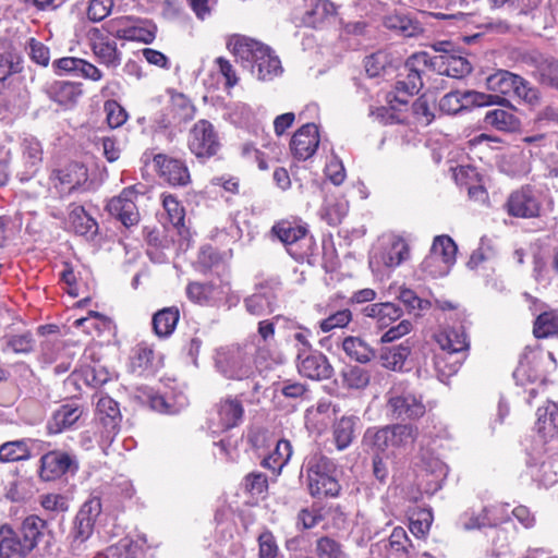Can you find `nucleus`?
<instances>
[{"instance_id": "7", "label": "nucleus", "mask_w": 558, "mask_h": 558, "mask_svg": "<svg viewBox=\"0 0 558 558\" xmlns=\"http://www.w3.org/2000/svg\"><path fill=\"white\" fill-rule=\"evenodd\" d=\"M487 88L496 95L515 97L534 105L538 101V92L529 81L507 70H498L486 78Z\"/></svg>"}, {"instance_id": "45", "label": "nucleus", "mask_w": 558, "mask_h": 558, "mask_svg": "<svg viewBox=\"0 0 558 558\" xmlns=\"http://www.w3.org/2000/svg\"><path fill=\"white\" fill-rule=\"evenodd\" d=\"M154 362V350L146 343L141 342L135 345L131 354V368L133 372L143 374L150 371Z\"/></svg>"}, {"instance_id": "20", "label": "nucleus", "mask_w": 558, "mask_h": 558, "mask_svg": "<svg viewBox=\"0 0 558 558\" xmlns=\"http://www.w3.org/2000/svg\"><path fill=\"white\" fill-rule=\"evenodd\" d=\"M74 462L66 452L50 451L40 458L39 475L45 481L56 480L70 471Z\"/></svg>"}, {"instance_id": "16", "label": "nucleus", "mask_w": 558, "mask_h": 558, "mask_svg": "<svg viewBox=\"0 0 558 558\" xmlns=\"http://www.w3.org/2000/svg\"><path fill=\"white\" fill-rule=\"evenodd\" d=\"M137 193L133 187L124 189L118 196L112 197L106 208L110 216L129 228L137 225L140 214L136 206Z\"/></svg>"}, {"instance_id": "6", "label": "nucleus", "mask_w": 558, "mask_h": 558, "mask_svg": "<svg viewBox=\"0 0 558 558\" xmlns=\"http://www.w3.org/2000/svg\"><path fill=\"white\" fill-rule=\"evenodd\" d=\"M256 348L252 342L235 344L217 351L216 366L227 378L242 379L251 373Z\"/></svg>"}, {"instance_id": "57", "label": "nucleus", "mask_w": 558, "mask_h": 558, "mask_svg": "<svg viewBox=\"0 0 558 558\" xmlns=\"http://www.w3.org/2000/svg\"><path fill=\"white\" fill-rule=\"evenodd\" d=\"M245 492L255 499H264L268 489V482L262 473H251L243 483Z\"/></svg>"}, {"instance_id": "23", "label": "nucleus", "mask_w": 558, "mask_h": 558, "mask_svg": "<svg viewBox=\"0 0 558 558\" xmlns=\"http://www.w3.org/2000/svg\"><path fill=\"white\" fill-rule=\"evenodd\" d=\"M83 415V409L76 403H65L53 411L47 422V430L50 435L60 434L71 428Z\"/></svg>"}, {"instance_id": "40", "label": "nucleus", "mask_w": 558, "mask_h": 558, "mask_svg": "<svg viewBox=\"0 0 558 558\" xmlns=\"http://www.w3.org/2000/svg\"><path fill=\"white\" fill-rule=\"evenodd\" d=\"M458 247L449 235H438L435 238L429 253L436 258H440L450 269L456 262Z\"/></svg>"}, {"instance_id": "59", "label": "nucleus", "mask_w": 558, "mask_h": 558, "mask_svg": "<svg viewBox=\"0 0 558 558\" xmlns=\"http://www.w3.org/2000/svg\"><path fill=\"white\" fill-rule=\"evenodd\" d=\"M253 111L244 102H233L226 107L225 118L236 125H245L253 119Z\"/></svg>"}, {"instance_id": "4", "label": "nucleus", "mask_w": 558, "mask_h": 558, "mask_svg": "<svg viewBox=\"0 0 558 558\" xmlns=\"http://www.w3.org/2000/svg\"><path fill=\"white\" fill-rule=\"evenodd\" d=\"M387 413L393 420H416L426 413L422 397L417 396L409 383L397 381L386 393Z\"/></svg>"}, {"instance_id": "9", "label": "nucleus", "mask_w": 558, "mask_h": 558, "mask_svg": "<svg viewBox=\"0 0 558 558\" xmlns=\"http://www.w3.org/2000/svg\"><path fill=\"white\" fill-rule=\"evenodd\" d=\"M281 243L287 253L298 262H303L311 256L315 246V241L308 233L305 223H298L293 227L286 221H281Z\"/></svg>"}, {"instance_id": "18", "label": "nucleus", "mask_w": 558, "mask_h": 558, "mask_svg": "<svg viewBox=\"0 0 558 558\" xmlns=\"http://www.w3.org/2000/svg\"><path fill=\"white\" fill-rule=\"evenodd\" d=\"M319 145L317 126L314 123L302 125L292 136L290 148L292 155L299 160L312 157Z\"/></svg>"}, {"instance_id": "36", "label": "nucleus", "mask_w": 558, "mask_h": 558, "mask_svg": "<svg viewBox=\"0 0 558 558\" xmlns=\"http://www.w3.org/2000/svg\"><path fill=\"white\" fill-rule=\"evenodd\" d=\"M342 349L351 360L362 364L368 363L375 357V351L359 337L344 338Z\"/></svg>"}, {"instance_id": "2", "label": "nucleus", "mask_w": 558, "mask_h": 558, "mask_svg": "<svg viewBox=\"0 0 558 558\" xmlns=\"http://www.w3.org/2000/svg\"><path fill=\"white\" fill-rule=\"evenodd\" d=\"M47 522L38 515L26 517L19 531L0 526V558H25L38 544Z\"/></svg>"}, {"instance_id": "32", "label": "nucleus", "mask_w": 558, "mask_h": 558, "mask_svg": "<svg viewBox=\"0 0 558 558\" xmlns=\"http://www.w3.org/2000/svg\"><path fill=\"white\" fill-rule=\"evenodd\" d=\"M243 407L238 399L227 398L217 405L219 425L222 429L238 426L243 417Z\"/></svg>"}, {"instance_id": "53", "label": "nucleus", "mask_w": 558, "mask_h": 558, "mask_svg": "<svg viewBox=\"0 0 558 558\" xmlns=\"http://www.w3.org/2000/svg\"><path fill=\"white\" fill-rule=\"evenodd\" d=\"M284 339L288 344H293L298 352L308 351L312 348L308 337L311 331L301 326H283Z\"/></svg>"}, {"instance_id": "52", "label": "nucleus", "mask_w": 558, "mask_h": 558, "mask_svg": "<svg viewBox=\"0 0 558 558\" xmlns=\"http://www.w3.org/2000/svg\"><path fill=\"white\" fill-rule=\"evenodd\" d=\"M410 355V348L403 344L398 347H393L381 353L380 359L383 361V366L392 369L399 371L403 367L405 360Z\"/></svg>"}, {"instance_id": "39", "label": "nucleus", "mask_w": 558, "mask_h": 558, "mask_svg": "<svg viewBox=\"0 0 558 558\" xmlns=\"http://www.w3.org/2000/svg\"><path fill=\"white\" fill-rule=\"evenodd\" d=\"M342 385L347 389L363 390L371 381V374L367 369L357 365H348L340 373Z\"/></svg>"}, {"instance_id": "46", "label": "nucleus", "mask_w": 558, "mask_h": 558, "mask_svg": "<svg viewBox=\"0 0 558 558\" xmlns=\"http://www.w3.org/2000/svg\"><path fill=\"white\" fill-rule=\"evenodd\" d=\"M533 333L536 338L558 336V314L554 311L539 314L534 322Z\"/></svg>"}, {"instance_id": "49", "label": "nucleus", "mask_w": 558, "mask_h": 558, "mask_svg": "<svg viewBox=\"0 0 558 558\" xmlns=\"http://www.w3.org/2000/svg\"><path fill=\"white\" fill-rule=\"evenodd\" d=\"M513 376L517 380L520 381H535L541 377V373L537 368V359L534 354L529 355L524 354L515 371L513 372Z\"/></svg>"}, {"instance_id": "24", "label": "nucleus", "mask_w": 558, "mask_h": 558, "mask_svg": "<svg viewBox=\"0 0 558 558\" xmlns=\"http://www.w3.org/2000/svg\"><path fill=\"white\" fill-rule=\"evenodd\" d=\"M45 93L52 101L69 108L76 104L82 95V89L77 83L54 81L45 87Z\"/></svg>"}, {"instance_id": "21", "label": "nucleus", "mask_w": 558, "mask_h": 558, "mask_svg": "<svg viewBox=\"0 0 558 558\" xmlns=\"http://www.w3.org/2000/svg\"><path fill=\"white\" fill-rule=\"evenodd\" d=\"M154 163L171 185H186L190 182V172L183 161L158 154L154 157Z\"/></svg>"}, {"instance_id": "42", "label": "nucleus", "mask_w": 558, "mask_h": 558, "mask_svg": "<svg viewBox=\"0 0 558 558\" xmlns=\"http://www.w3.org/2000/svg\"><path fill=\"white\" fill-rule=\"evenodd\" d=\"M458 525L463 531H473L485 527H492L485 506L478 510L474 508L465 510L463 513L460 514L458 519Z\"/></svg>"}, {"instance_id": "35", "label": "nucleus", "mask_w": 558, "mask_h": 558, "mask_svg": "<svg viewBox=\"0 0 558 558\" xmlns=\"http://www.w3.org/2000/svg\"><path fill=\"white\" fill-rule=\"evenodd\" d=\"M69 222L75 233L85 236H94L97 233L98 225L90 217L84 207L75 206L69 214Z\"/></svg>"}, {"instance_id": "29", "label": "nucleus", "mask_w": 558, "mask_h": 558, "mask_svg": "<svg viewBox=\"0 0 558 558\" xmlns=\"http://www.w3.org/2000/svg\"><path fill=\"white\" fill-rule=\"evenodd\" d=\"M40 442L35 439H21L8 441L0 446L1 462H16L28 460L33 457L32 450L38 448Z\"/></svg>"}, {"instance_id": "60", "label": "nucleus", "mask_w": 558, "mask_h": 558, "mask_svg": "<svg viewBox=\"0 0 558 558\" xmlns=\"http://www.w3.org/2000/svg\"><path fill=\"white\" fill-rule=\"evenodd\" d=\"M439 109L447 114H457L462 110H466L464 92L454 90L446 94L439 101Z\"/></svg>"}, {"instance_id": "26", "label": "nucleus", "mask_w": 558, "mask_h": 558, "mask_svg": "<svg viewBox=\"0 0 558 558\" xmlns=\"http://www.w3.org/2000/svg\"><path fill=\"white\" fill-rule=\"evenodd\" d=\"M97 415L100 423L106 428L107 438L113 437L119 429L121 420L118 403L110 397H100L96 404Z\"/></svg>"}, {"instance_id": "11", "label": "nucleus", "mask_w": 558, "mask_h": 558, "mask_svg": "<svg viewBox=\"0 0 558 558\" xmlns=\"http://www.w3.org/2000/svg\"><path fill=\"white\" fill-rule=\"evenodd\" d=\"M410 254L408 243L398 235L385 236L380 248L369 258V266L373 270H379L380 266L396 268L400 266Z\"/></svg>"}, {"instance_id": "13", "label": "nucleus", "mask_w": 558, "mask_h": 558, "mask_svg": "<svg viewBox=\"0 0 558 558\" xmlns=\"http://www.w3.org/2000/svg\"><path fill=\"white\" fill-rule=\"evenodd\" d=\"M296 367L302 376L313 380H326L333 375V367L328 357L312 348L296 353Z\"/></svg>"}, {"instance_id": "12", "label": "nucleus", "mask_w": 558, "mask_h": 558, "mask_svg": "<svg viewBox=\"0 0 558 558\" xmlns=\"http://www.w3.org/2000/svg\"><path fill=\"white\" fill-rule=\"evenodd\" d=\"M507 213L517 218H534L541 213L542 201L539 192L531 185H524L513 191L505 204Z\"/></svg>"}, {"instance_id": "19", "label": "nucleus", "mask_w": 558, "mask_h": 558, "mask_svg": "<svg viewBox=\"0 0 558 558\" xmlns=\"http://www.w3.org/2000/svg\"><path fill=\"white\" fill-rule=\"evenodd\" d=\"M92 49L100 63L108 68L121 64V52L117 44L108 38L100 28H92L88 33Z\"/></svg>"}, {"instance_id": "17", "label": "nucleus", "mask_w": 558, "mask_h": 558, "mask_svg": "<svg viewBox=\"0 0 558 558\" xmlns=\"http://www.w3.org/2000/svg\"><path fill=\"white\" fill-rule=\"evenodd\" d=\"M337 15V7L330 0H305L304 11L299 20V25L311 28L326 26Z\"/></svg>"}, {"instance_id": "44", "label": "nucleus", "mask_w": 558, "mask_h": 558, "mask_svg": "<svg viewBox=\"0 0 558 558\" xmlns=\"http://www.w3.org/2000/svg\"><path fill=\"white\" fill-rule=\"evenodd\" d=\"M421 56H428L427 52L421 51L412 54L404 63L407 75L403 78L410 85V93H418L423 87V80L420 66L423 65V60H418Z\"/></svg>"}, {"instance_id": "10", "label": "nucleus", "mask_w": 558, "mask_h": 558, "mask_svg": "<svg viewBox=\"0 0 558 558\" xmlns=\"http://www.w3.org/2000/svg\"><path fill=\"white\" fill-rule=\"evenodd\" d=\"M187 146L198 159L215 156L220 148V142L214 125L204 119L197 121L189 132Z\"/></svg>"}, {"instance_id": "27", "label": "nucleus", "mask_w": 558, "mask_h": 558, "mask_svg": "<svg viewBox=\"0 0 558 558\" xmlns=\"http://www.w3.org/2000/svg\"><path fill=\"white\" fill-rule=\"evenodd\" d=\"M536 415L535 429L537 434L544 440L558 437V404L548 402L545 407L537 409Z\"/></svg>"}, {"instance_id": "61", "label": "nucleus", "mask_w": 558, "mask_h": 558, "mask_svg": "<svg viewBox=\"0 0 558 558\" xmlns=\"http://www.w3.org/2000/svg\"><path fill=\"white\" fill-rule=\"evenodd\" d=\"M35 340L31 333L16 335L5 338L3 351L14 353H29L34 349Z\"/></svg>"}, {"instance_id": "47", "label": "nucleus", "mask_w": 558, "mask_h": 558, "mask_svg": "<svg viewBox=\"0 0 558 558\" xmlns=\"http://www.w3.org/2000/svg\"><path fill=\"white\" fill-rule=\"evenodd\" d=\"M536 75L541 84L558 89V60L546 58L536 65Z\"/></svg>"}, {"instance_id": "43", "label": "nucleus", "mask_w": 558, "mask_h": 558, "mask_svg": "<svg viewBox=\"0 0 558 558\" xmlns=\"http://www.w3.org/2000/svg\"><path fill=\"white\" fill-rule=\"evenodd\" d=\"M357 421L355 416H342L333 425V438L339 450L350 446L354 438V426Z\"/></svg>"}, {"instance_id": "3", "label": "nucleus", "mask_w": 558, "mask_h": 558, "mask_svg": "<svg viewBox=\"0 0 558 558\" xmlns=\"http://www.w3.org/2000/svg\"><path fill=\"white\" fill-rule=\"evenodd\" d=\"M308 489L314 497H337L341 486L336 463L322 452H313L306 460Z\"/></svg>"}, {"instance_id": "48", "label": "nucleus", "mask_w": 558, "mask_h": 558, "mask_svg": "<svg viewBox=\"0 0 558 558\" xmlns=\"http://www.w3.org/2000/svg\"><path fill=\"white\" fill-rule=\"evenodd\" d=\"M434 107L435 98L423 94L412 104V111L421 124L428 125L435 119Z\"/></svg>"}, {"instance_id": "25", "label": "nucleus", "mask_w": 558, "mask_h": 558, "mask_svg": "<svg viewBox=\"0 0 558 558\" xmlns=\"http://www.w3.org/2000/svg\"><path fill=\"white\" fill-rule=\"evenodd\" d=\"M21 148L25 171L17 175L24 182L28 181L37 172L43 161V148L39 141L32 136L23 140Z\"/></svg>"}, {"instance_id": "31", "label": "nucleus", "mask_w": 558, "mask_h": 558, "mask_svg": "<svg viewBox=\"0 0 558 558\" xmlns=\"http://www.w3.org/2000/svg\"><path fill=\"white\" fill-rule=\"evenodd\" d=\"M277 303L276 294L267 286H260L258 291L245 299L246 310L253 315H266L274 312Z\"/></svg>"}, {"instance_id": "30", "label": "nucleus", "mask_w": 558, "mask_h": 558, "mask_svg": "<svg viewBox=\"0 0 558 558\" xmlns=\"http://www.w3.org/2000/svg\"><path fill=\"white\" fill-rule=\"evenodd\" d=\"M362 313L375 319L379 329L387 328L402 316V310L390 302L369 304L362 310Z\"/></svg>"}, {"instance_id": "55", "label": "nucleus", "mask_w": 558, "mask_h": 558, "mask_svg": "<svg viewBox=\"0 0 558 558\" xmlns=\"http://www.w3.org/2000/svg\"><path fill=\"white\" fill-rule=\"evenodd\" d=\"M315 554L318 558H348L341 544L328 536L316 541Z\"/></svg>"}, {"instance_id": "38", "label": "nucleus", "mask_w": 558, "mask_h": 558, "mask_svg": "<svg viewBox=\"0 0 558 558\" xmlns=\"http://www.w3.org/2000/svg\"><path fill=\"white\" fill-rule=\"evenodd\" d=\"M465 355H458L449 353L448 351L440 352L434 357V365L441 380H445L454 375L461 367Z\"/></svg>"}, {"instance_id": "50", "label": "nucleus", "mask_w": 558, "mask_h": 558, "mask_svg": "<svg viewBox=\"0 0 558 558\" xmlns=\"http://www.w3.org/2000/svg\"><path fill=\"white\" fill-rule=\"evenodd\" d=\"M464 104H466L468 109L474 106L510 105L509 100L500 95L484 94L475 90L464 92Z\"/></svg>"}, {"instance_id": "5", "label": "nucleus", "mask_w": 558, "mask_h": 558, "mask_svg": "<svg viewBox=\"0 0 558 558\" xmlns=\"http://www.w3.org/2000/svg\"><path fill=\"white\" fill-rule=\"evenodd\" d=\"M417 428L411 424H392L375 429L369 428L364 435L366 444L375 450L384 452L387 449H407L417 438Z\"/></svg>"}, {"instance_id": "63", "label": "nucleus", "mask_w": 558, "mask_h": 558, "mask_svg": "<svg viewBox=\"0 0 558 558\" xmlns=\"http://www.w3.org/2000/svg\"><path fill=\"white\" fill-rule=\"evenodd\" d=\"M138 554V544L129 539H122L106 549L107 558H137Z\"/></svg>"}, {"instance_id": "22", "label": "nucleus", "mask_w": 558, "mask_h": 558, "mask_svg": "<svg viewBox=\"0 0 558 558\" xmlns=\"http://www.w3.org/2000/svg\"><path fill=\"white\" fill-rule=\"evenodd\" d=\"M51 179L56 182V186L60 185L62 191L72 192L87 181L88 173L83 163L71 162L54 170Z\"/></svg>"}, {"instance_id": "15", "label": "nucleus", "mask_w": 558, "mask_h": 558, "mask_svg": "<svg viewBox=\"0 0 558 558\" xmlns=\"http://www.w3.org/2000/svg\"><path fill=\"white\" fill-rule=\"evenodd\" d=\"M423 64L436 71L439 75H446L453 78H463L472 72V65L469 60L456 54H439L435 57L421 56Z\"/></svg>"}, {"instance_id": "34", "label": "nucleus", "mask_w": 558, "mask_h": 558, "mask_svg": "<svg viewBox=\"0 0 558 558\" xmlns=\"http://www.w3.org/2000/svg\"><path fill=\"white\" fill-rule=\"evenodd\" d=\"M180 318L179 308L165 307L153 316V329L159 338H167L173 333Z\"/></svg>"}, {"instance_id": "64", "label": "nucleus", "mask_w": 558, "mask_h": 558, "mask_svg": "<svg viewBox=\"0 0 558 558\" xmlns=\"http://www.w3.org/2000/svg\"><path fill=\"white\" fill-rule=\"evenodd\" d=\"M348 213V205L344 202L326 203L322 208V217L330 226L341 222Z\"/></svg>"}, {"instance_id": "54", "label": "nucleus", "mask_w": 558, "mask_h": 558, "mask_svg": "<svg viewBox=\"0 0 558 558\" xmlns=\"http://www.w3.org/2000/svg\"><path fill=\"white\" fill-rule=\"evenodd\" d=\"M133 25L134 21L131 16H119L106 22L102 28L116 38L128 40L129 37H132L130 32H132Z\"/></svg>"}, {"instance_id": "8", "label": "nucleus", "mask_w": 558, "mask_h": 558, "mask_svg": "<svg viewBox=\"0 0 558 558\" xmlns=\"http://www.w3.org/2000/svg\"><path fill=\"white\" fill-rule=\"evenodd\" d=\"M99 499H90L83 504L77 512L70 532V549L73 555H83L88 546L86 542L93 534L95 522L100 514Z\"/></svg>"}, {"instance_id": "51", "label": "nucleus", "mask_w": 558, "mask_h": 558, "mask_svg": "<svg viewBox=\"0 0 558 558\" xmlns=\"http://www.w3.org/2000/svg\"><path fill=\"white\" fill-rule=\"evenodd\" d=\"M432 522V511L427 509H421L411 515L409 529L416 538L421 539L428 534Z\"/></svg>"}, {"instance_id": "62", "label": "nucleus", "mask_w": 558, "mask_h": 558, "mask_svg": "<svg viewBox=\"0 0 558 558\" xmlns=\"http://www.w3.org/2000/svg\"><path fill=\"white\" fill-rule=\"evenodd\" d=\"M352 320V312L349 308H343L330 314L328 317L319 323V328L323 332H329L336 328H344Z\"/></svg>"}, {"instance_id": "33", "label": "nucleus", "mask_w": 558, "mask_h": 558, "mask_svg": "<svg viewBox=\"0 0 558 558\" xmlns=\"http://www.w3.org/2000/svg\"><path fill=\"white\" fill-rule=\"evenodd\" d=\"M170 110L172 112V119L163 122V128H168L171 124H178L190 121L194 118L195 107L191 100L181 93H174L170 97Z\"/></svg>"}, {"instance_id": "28", "label": "nucleus", "mask_w": 558, "mask_h": 558, "mask_svg": "<svg viewBox=\"0 0 558 558\" xmlns=\"http://www.w3.org/2000/svg\"><path fill=\"white\" fill-rule=\"evenodd\" d=\"M436 341L442 352L465 355L470 343L463 327L446 328L436 335Z\"/></svg>"}, {"instance_id": "56", "label": "nucleus", "mask_w": 558, "mask_h": 558, "mask_svg": "<svg viewBox=\"0 0 558 558\" xmlns=\"http://www.w3.org/2000/svg\"><path fill=\"white\" fill-rule=\"evenodd\" d=\"M110 324L111 322L109 318L97 312H90L87 317H82L74 322V325L76 327H83L84 331L89 335L93 333V329L96 330L98 333L109 329Z\"/></svg>"}, {"instance_id": "37", "label": "nucleus", "mask_w": 558, "mask_h": 558, "mask_svg": "<svg viewBox=\"0 0 558 558\" xmlns=\"http://www.w3.org/2000/svg\"><path fill=\"white\" fill-rule=\"evenodd\" d=\"M484 121L487 125L495 128L498 131L512 132L519 129V119L506 109L488 110L485 114Z\"/></svg>"}, {"instance_id": "41", "label": "nucleus", "mask_w": 558, "mask_h": 558, "mask_svg": "<svg viewBox=\"0 0 558 558\" xmlns=\"http://www.w3.org/2000/svg\"><path fill=\"white\" fill-rule=\"evenodd\" d=\"M384 25L393 31H398L404 37H413L420 33L418 23L403 13H391L384 17Z\"/></svg>"}, {"instance_id": "58", "label": "nucleus", "mask_w": 558, "mask_h": 558, "mask_svg": "<svg viewBox=\"0 0 558 558\" xmlns=\"http://www.w3.org/2000/svg\"><path fill=\"white\" fill-rule=\"evenodd\" d=\"M186 294L191 301L205 304L215 298L216 288L211 283L191 282L186 288Z\"/></svg>"}, {"instance_id": "14", "label": "nucleus", "mask_w": 558, "mask_h": 558, "mask_svg": "<svg viewBox=\"0 0 558 558\" xmlns=\"http://www.w3.org/2000/svg\"><path fill=\"white\" fill-rule=\"evenodd\" d=\"M372 553L385 558H411L416 553L415 545L410 541L405 530L395 527L387 539L372 546Z\"/></svg>"}, {"instance_id": "1", "label": "nucleus", "mask_w": 558, "mask_h": 558, "mask_svg": "<svg viewBox=\"0 0 558 558\" xmlns=\"http://www.w3.org/2000/svg\"><path fill=\"white\" fill-rule=\"evenodd\" d=\"M228 48L259 81H272L277 76L279 59L267 45L244 35H233Z\"/></svg>"}]
</instances>
